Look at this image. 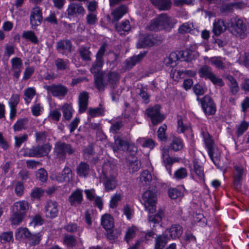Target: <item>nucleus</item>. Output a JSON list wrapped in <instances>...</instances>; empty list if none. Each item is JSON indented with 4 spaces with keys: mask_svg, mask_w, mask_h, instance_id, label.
<instances>
[{
    "mask_svg": "<svg viewBox=\"0 0 249 249\" xmlns=\"http://www.w3.org/2000/svg\"><path fill=\"white\" fill-rule=\"evenodd\" d=\"M128 8L124 4L121 5L115 8L111 13L113 16L112 22L118 21L128 12Z\"/></svg>",
    "mask_w": 249,
    "mask_h": 249,
    "instance_id": "obj_24",
    "label": "nucleus"
},
{
    "mask_svg": "<svg viewBox=\"0 0 249 249\" xmlns=\"http://www.w3.org/2000/svg\"><path fill=\"white\" fill-rule=\"evenodd\" d=\"M105 109L101 104L99 107L96 108H89L88 110L89 115L91 117H95L97 116H103L104 115Z\"/></svg>",
    "mask_w": 249,
    "mask_h": 249,
    "instance_id": "obj_46",
    "label": "nucleus"
},
{
    "mask_svg": "<svg viewBox=\"0 0 249 249\" xmlns=\"http://www.w3.org/2000/svg\"><path fill=\"white\" fill-rule=\"evenodd\" d=\"M31 232L26 228H20L16 233L17 238H26L30 237Z\"/></svg>",
    "mask_w": 249,
    "mask_h": 249,
    "instance_id": "obj_54",
    "label": "nucleus"
},
{
    "mask_svg": "<svg viewBox=\"0 0 249 249\" xmlns=\"http://www.w3.org/2000/svg\"><path fill=\"white\" fill-rule=\"evenodd\" d=\"M63 243L69 248H73L77 244V240L75 236L65 234L63 236Z\"/></svg>",
    "mask_w": 249,
    "mask_h": 249,
    "instance_id": "obj_37",
    "label": "nucleus"
},
{
    "mask_svg": "<svg viewBox=\"0 0 249 249\" xmlns=\"http://www.w3.org/2000/svg\"><path fill=\"white\" fill-rule=\"evenodd\" d=\"M162 40V37L157 34L142 35L140 36L137 43V47L138 48H144L159 45L161 43Z\"/></svg>",
    "mask_w": 249,
    "mask_h": 249,
    "instance_id": "obj_6",
    "label": "nucleus"
},
{
    "mask_svg": "<svg viewBox=\"0 0 249 249\" xmlns=\"http://www.w3.org/2000/svg\"><path fill=\"white\" fill-rule=\"evenodd\" d=\"M150 1L160 10H168L171 7V0H150Z\"/></svg>",
    "mask_w": 249,
    "mask_h": 249,
    "instance_id": "obj_32",
    "label": "nucleus"
},
{
    "mask_svg": "<svg viewBox=\"0 0 249 249\" xmlns=\"http://www.w3.org/2000/svg\"><path fill=\"white\" fill-rule=\"evenodd\" d=\"M209 155L215 166H219L220 157L221 153L216 147H213L208 150Z\"/></svg>",
    "mask_w": 249,
    "mask_h": 249,
    "instance_id": "obj_28",
    "label": "nucleus"
},
{
    "mask_svg": "<svg viewBox=\"0 0 249 249\" xmlns=\"http://www.w3.org/2000/svg\"><path fill=\"white\" fill-rule=\"evenodd\" d=\"M129 21L128 20L122 22L121 24L115 25V30L120 35H125V32H128L130 30Z\"/></svg>",
    "mask_w": 249,
    "mask_h": 249,
    "instance_id": "obj_35",
    "label": "nucleus"
},
{
    "mask_svg": "<svg viewBox=\"0 0 249 249\" xmlns=\"http://www.w3.org/2000/svg\"><path fill=\"white\" fill-rule=\"evenodd\" d=\"M129 141L125 137L119 136L114 137V146H113V150L114 152L118 151L126 150Z\"/></svg>",
    "mask_w": 249,
    "mask_h": 249,
    "instance_id": "obj_18",
    "label": "nucleus"
},
{
    "mask_svg": "<svg viewBox=\"0 0 249 249\" xmlns=\"http://www.w3.org/2000/svg\"><path fill=\"white\" fill-rule=\"evenodd\" d=\"M226 30L224 21L222 19H216L213 23L212 32L215 36H218Z\"/></svg>",
    "mask_w": 249,
    "mask_h": 249,
    "instance_id": "obj_26",
    "label": "nucleus"
},
{
    "mask_svg": "<svg viewBox=\"0 0 249 249\" xmlns=\"http://www.w3.org/2000/svg\"><path fill=\"white\" fill-rule=\"evenodd\" d=\"M11 70L13 71V76L17 80L19 77L21 68L22 67V62L21 59L18 57H14L11 60Z\"/></svg>",
    "mask_w": 249,
    "mask_h": 249,
    "instance_id": "obj_19",
    "label": "nucleus"
},
{
    "mask_svg": "<svg viewBox=\"0 0 249 249\" xmlns=\"http://www.w3.org/2000/svg\"><path fill=\"white\" fill-rule=\"evenodd\" d=\"M44 88L51 92L53 97L59 98H64L69 91L67 87L61 84L46 85Z\"/></svg>",
    "mask_w": 249,
    "mask_h": 249,
    "instance_id": "obj_9",
    "label": "nucleus"
},
{
    "mask_svg": "<svg viewBox=\"0 0 249 249\" xmlns=\"http://www.w3.org/2000/svg\"><path fill=\"white\" fill-rule=\"evenodd\" d=\"M142 200L145 209L150 213H153L156 210L157 196L153 190H147L142 195Z\"/></svg>",
    "mask_w": 249,
    "mask_h": 249,
    "instance_id": "obj_7",
    "label": "nucleus"
},
{
    "mask_svg": "<svg viewBox=\"0 0 249 249\" xmlns=\"http://www.w3.org/2000/svg\"><path fill=\"white\" fill-rule=\"evenodd\" d=\"M38 145L33 146L31 148L27 149L24 153L25 156L29 157H38L39 158Z\"/></svg>",
    "mask_w": 249,
    "mask_h": 249,
    "instance_id": "obj_55",
    "label": "nucleus"
},
{
    "mask_svg": "<svg viewBox=\"0 0 249 249\" xmlns=\"http://www.w3.org/2000/svg\"><path fill=\"white\" fill-rule=\"evenodd\" d=\"M233 169V184L235 189L239 190L241 187V181L245 174V170L243 167L238 165L234 166Z\"/></svg>",
    "mask_w": 249,
    "mask_h": 249,
    "instance_id": "obj_14",
    "label": "nucleus"
},
{
    "mask_svg": "<svg viewBox=\"0 0 249 249\" xmlns=\"http://www.w3.org/2000/svg\"><path fill=\"white\" fill-rule=\"evenodd\" d=\"M201 105L203 111L207 115H213L216 111L215 105L209 96H205L201 100Z\"/></svg>",
    "mask_w": 249,
    "mask_h": 249,
    "instance_id": "obj_12",
    "label": "nucleus"
},
{
    "mask_svg": "<svg viewBox=\"0 0 249 249\" xmlns=\"http://www.w3.org/2000/svg\"><path fill=\"white\" fill-rule=\"evenodd\" d=\"M163 215V211L161 210H159L157 213L149 215V222L153 223L154 225L159 224L161 222Z\"/></svg>",
    "mask_w": 249,
    "mask_h": 249,
    "instance_id": "obj_43",
    "label": "nucleus"
},
{
    "mask_svg": "<svg viewBox=\"0 0 249 249\" xmlns=\"http://www.w3.org/2000/svg\"><path fill=\"white\" fill-rule=\"evenodd\" d=\"M56 179L60 182H70L72 178V172L68 166H65L61 173L57 174Z\"/></svg>",
    "mask_w": 249,
    "mask_h": 249,
    "instance_id": "obj_20",
    "label": "nucleus"
},
{
    "mask_svg": "<svg viewBox=\"0 0 249 249\" xmlns=\"http://www.w3.org/2000/svg\"><path fill=\"white\" fill-rule=\"evenodd\" d=\"M83 201L82 191L77 189L73 191L69 197V201L71 206L80 205Z\"/></svg>",
    "mask_w": 249,
    "mask_h": 249,
    "instance_id": "obj_23",
    "label": "nucleus"
},
{
    "mask_svg": "<svg viewBox=\"0 0 249 249\" xmlns=\"http://www.w3.org/2000/svg\"><path fill=\"white\" fill-rule=\"evenodd\" d=\"M145 52L141 53L139 54L133 56L130 59L126 61V67L127 69H131L137 63L139 62L145 56Z\"/></svg>",
    "mask_w": 249,
    "mask_h": 249,
    "instance_id": "obj_34",
    "label": "nucleus"
},
{
    "mask_svg": "<svg viewBox=\"0 0 249 249\" xmlns=\"http://www.w3.org/2000/svg\"><path fill=\"white\" fill-rule=\"evenodd\" d=\"M177 21L174 18L169 17L166 14H161L151 20L148 28L151 31H169L174 27Z\"/></svg>",
    "mask_w": 249,
    "mask_h": 249,
    "instance_id": "obj_2",
    "label": "nucleus"
},
{
    "mask_svg": "<svg viewBox=\"0 0 249 249\" xmlns=\"http://www.w3.org/2000/svg\"><path fill=\"white\" fill-rule=\"evenodd\" d=\"M89 165L87 162L81 161L76 167V173L80 177H87L89 171Z\"/></svg>",
    "mask_w": 249,
    "mask_h": 249,
    "instance_id": "obj_29",
    "label": "nucleus"
},
{
    "mask_svg": "<svg viewBox=\"0 0 249 249\" xmlns=\"http://www.w3.org/2000/svg\"><path fill=\"white\" fill-rule=\"evenodd\" d=\"M104 185L107 192L114 190L117 185L116 177L113 175L106 176L104 178Z\"/></svg>",
    "mask_w": 249,
    "mask_h": 249,
    "instance_id": "obj_22",
    "label": "nucleus"
},
{
    "mask_svg": "<svg viewBox=\"0 0 249 249\" xmlns=\"http://www.w3.org/2000/svg\"><path fill=\"white\" fill-rule=\"evenodd\" d=\"M161 158L168 173L171 174V166L173 163L178 161L177 158H172L169 156V149L168 148L161 149Z\"/></svg>",
    "mask_w": 249,
    "mask_h": 249,
    "instance_id": "obj_15",
    "label": "nucleus"
},
{
    "mask_svg": "<svg viewBox=\"0 0 249 249\" xmlns=\"http://www.w3.org/2000/svg\"><path fill=\"white\" fill-rule=\"evenodd\" d=\"M28 122V119L26 118L19 119L14 125V130L15 131H19L22 129H26L25 125L27 124Z\"/></svg>",
    "mask_w": 249,
    "mask_h": 249,
    "instance_id": "obj_47",
    "label": "nucleus"
},
{
    "mask_svg": "<svg viewBox=\"0 0 249 249\" xmlns=\"http://www.w3.org/2000/svg\"><path fill=\"white\" fill-rule=\"evenodd\" d=\"M22 37L26 39L30 40L34 44H38V39L36 36L35 33L32 31H24L22 35Z\"/></svg>",
    "mask_w": 249,
    "mask_h": 249,
    "instance_id": "obj_45",
    "label": "nucleus"
},
{
    "mask_svg": "<svg viewBox=\"0 0 249 249\" xmlns=\"http://www.w3.org/2000/svg\"><path fill=\"white\" fill-rule=\"evenodd\" d=\"M229 30L236 37L244 39L247 36L249 23L246 19L237 17L231 19Z\"/></svg>",
    "mask_w": 249,
    "mask_h": 249,
    "instance_id": "obj_3",
    "label": "nucleus"
},
{
    "mask_svg": "<svg viewBox=\"0 0 249 249\" xmlns=\"http://www.w3.org/2000/svg\"><path fill=\"white\" fill-rule=\"evenodd\" d=\"M201 134L203 136L204 141L207 150H209L214 146L213 141L212 139L210 134L208 133V132L203 131Z\"/></svg>",
    "mask_w": 249,
    "mask_h": 249,
    "instance_id": "obj_51",
    "label": "nucleus"
},
{
    "mask_svg": "<svg viewBox=\"0 0 249 249\" xmlns=\"http://www.w3.org/2000/svg\"><path fill=\"white\" fill-rule=\"evenodd\" d=\"M168 195L171 199H175L178 197H182L183 196V194L177 188H172L169 189Z\"/></svg>",
    "mask_w": 249,
    "mask_h": 249,
    "instance_id": "obj_61",
    "label": "nucleus"
},
{
    "mask_svg": "<svg viewBox=\"0 0 249 249\" xmlns=\"http://www.w3.org/2000/svg\"><path fill=\"white\" fill-rule=\"evenodd\" d=\"M62 110L64 118L67 120H70L73 112L71 106L68 104H65L62 107Z\"/></svg>",
    "mask_w": 249,
    "mask_h": 249,
    "instance_id": "obj_44",
    "label": "nucleus"
},
{
    "mask_svg": "<svg viewBox=\"0 0 249 249\" xmlns=\"http://www.w3.org/2000/svg\"><path fill=\"white\" fill-rule=\"evenodd\" d=\"M13 234L11 231L3 232L0 235V242L2 244H5L13 241Z\"/></svg>",
    "mask_w": 249,
    "mask_h": 249,
    "instance_id": "obj_50",
    "label": "nucleus"
},
{
    "mask_svg": "<svg viewBox=\"0 0 249 249\" xmlns=\"http://www.w3.org/2000/svg\"><path fill=\"white\" fill-rule=\"evenodd\" d=\"M101 225L105 230L114 227V221L113 217L109 214H104L101 219Z\"/></svg>",
    "mask_w": 249,
    "mask_h": 249,
    "instance_id": "obj_27",
    "label": "nucleus"
},
{
    "mask_svg": "<svg viewBox=\"0 0 249 249\" xmlns=\"http://www.w3.org/2000/svg\"><path fill=\"white\" fill-rule=\"evenodd\" d=\"M42 19L41 9L38 6L33 8L30 16V23L31 28L34 30L36 29L41 24Z\"/></svg>",
    "mask_w": 249,
    "mask_h": 249,
    "instance_id": "obj_11",
    "label": "nucleus"
},
{
    "mask_svg": "<svg viewBox=\"0 0 249 249\" xmlns=\"http://www.w3.org/2000/svg\"><path fill=\"white\" fill-rule=\"evenodd\" d=\"M49 136L48 131H35V136L37 143H43L45 142Z\"/></svg>",
    "mask_w": 249,
    "mask_h": 249,
    "instance_id": "obj_38",
    "label": "nucleus"
},
{
    "mask_svg": "<svg viewBox=\"0 0 249 249\" xmlns=\"http://www.w3.org/2000/svg\"><path fill=\"white\" fill-rule=\"evenodd\" d=\"M14 139L15 140V146L19 148L23 142L28 141V136L27 134H24L19 137L15 136Z\"/></svg>",
    "mask_w": 249,
    "mask_h": 249,
    "instance_id": "obj_62",
    "label": "nucleus"
},
{
    "mask_svg": "<svg viewBox=\"0 0 249 249\" xmlns=\"http://www.w3.org/2000/svg\"><path fill=\"white\" fill-rule=\"evenodd\" d=\"M72 43L69 39H62L57 42L56 50L57 52L64 55H67L71 52Z\"/></svg>",
    "mask_w": 249,
    "mask_h": 249,
    "instance_id": "obj_16",
    "label": "nucleus"
},
{
    "mask_svg": "<svg viewBox=\"0 0 249 249\" xmlns=\"http://www.w3.org/2000/svg\"><path fill=\"white\" fill-rule=\"evenodd\" d=\"M36 178L41 182H45L48 179V173L44 168H40L36 173Z\"/></svg>",
    "mask_w": 249,
    "mask_h": 249,
    "instance_id": "obj_64",
    "label": "nucleus"
},
{
    "mask_svg": "<svg viewBox=\"0 0 249 249\" xmlns=\"http://www.w3.org/2000/svg\"><path fill=\"white\" fill-rule=\"evenodd\" d=\"M137 228L135 227H129L125 233V240L128 243L129 241L135 237Z\"/></svg>",
    "mask_w": 249,
    "mask_h": 249,
    "instance_id": "obj_63",
    "label": "nucleus"
},
{
    "mask_svg": "<svg viewBox=\"0 0 249 249\" xmlns=\"http://www.w3.org/2000/svg\"><path fill=\"white\" fill-rule=\"evenodd\" d=\"M194 28L192 23L187 22L182 24L178 28V32L180 34L189 33Z\"/></svg>",
    "mask_w": 249,
    "mask_h": 249,
    "instance_id": "obj_60",
    "label": "nucleus"
},
{
    "mask_svg": "<svg viewBox=\"0 0 249 249\" xmlns=\"http://www.w3.org/2000/svg\"><path fill=\"white\" fill-rule=\"evenodd\" d=\"M227 79L229 81L228 86L230 93L232 95H235L239 90V87L236 80L231 75H228Z\"/></svg>",
    "mask_w": 249,
    "mask_h": 249,
    "instance_id": "obj_30",
    "label": "nucleus"
},
{
    "mask_svg": "<svg viewBox=\"0 0 249 249\" xmlns=\"http://www.w3.org/2000/svg\"><path fill=\"white\" fill-rule=\"evenodd\" d=\"M29 203L25 200L19 201L15 202L13 206L12 211L16 212L26 215L29 210Z\"/></svg>",
    "mask_w": 249,
    "mask_h": 249,
    "instance_id": "obj_25",
    "label": "nucleus"
},
{
    "mask_svg": "<svg viewBox=\"0 0 249 249\" xmlns=\"http://www.w3.org/2000/svg\"><path fill=\"white\" fill-rule=\"evenodd\" d=\"M89 49V47L82 46L78 50V52L83 60L85 61H90L91 60V52Z\"/></svg>",
    "mask_w": 249,
    "mask_h": 249,
    "instance_id": "obj_33",
    "label": "nucleus"
},
{
    "mask_svg": "<svg viewBox=\"0 0 249 249\" xmlns=\"http://www.w3.org/2000/svg\"><path fill=\"white\" fill-rule=\"evenodd\" d=\"M139 178L142 185L147 186L150 185L152 180V176L149 171L145 170L141 173Z\"/></svg>",
    "mask_w": 249,
    "mask_h": 249,
    "instance_id": "obj_36",
    "label": "nucleus"
},
{
    "mask_svg": "<svg viewBox=\"0 0 249 249\" xmlns=\"http://www.w3.org/2000/svg\"><path fill=\"white\" fill-rule=\"evenodd\" d=\"M54 63L58 71H64L68 67L69 60L62 58H57L55 60Z\"/></svg>",
    "mask_w": 249,
    "mask_h": 249,
    "instance_id": "obj_48",
    "label": "nucleus"
},
{
    "mask_svg": "<svg viewBox=\"0 0 249 249\" xmlns=\"http://www.w3.org/2000/svg\"><path fill=\"white\" fill-rule=\"evenodd\" d=\"M85 14L82 4L76 2H71L68 5L66 12L67 17L70 19L78 18Z\"/></svg>",
    "mask_w": 249,
    "mask_h": 249,
    "instance_id": "obj_8",
    "label": "nucleus"
},
{
    "mask_svg": "<svg viewBox=\"0 0 249 249\" xmlns=\"http://www.w3.org/2000/svg\"><path fill=\"white\" fill-rule=\"evenodd\" d=\"M75 152V149L68 143L58 142L55 144L54 153L56 159L59 161L64 162L66 159L67 154L71 155Z\"/></svg>",
    "mask_w": 249,
    "mask_h": 249,
    "instance_id": "obj_4",
    "label": "nucleus"
},
{
    "mask_svg": "<svg viewBox=\"0 0 249 249\" xmlns=\"http://www.w3.org/2000/svg\"><path fill=\"white\" fill-rule=\"evenodd\" d=\"M160 107L158 105L149 107L145 110L147 116L150 118L153 125H156L162 122L164 118L160 113Z\"/></svg>",
    "mask_w": 249,
    "mask_h": 249,
    "instance_id": "obj_10",
    "label": "nucleus"
},
{
    "mask_svg": "<svg viewBox=\"0 0 249 249\" xmlns=\"http://www.w3.org/2000/svg\"><path fill=\"white\" fill-rule=\"evenodd\" d=\"M107 47V44L104 42L100 47L96 55L95 60L92 63L90 69V72L94 76V82L96 88L100 91L105 90V86L110 85L111 89H114L116 82L119 80V74L115 71H109L105 75V72L101 69L104 64L103 56Z\"/></svg>",
    "mask_w": 249,
    "mask_h": 249,
    "instance_id": "obj_1",
    "label": "nucleus"
},
{
    "mask_svg": "<svg viewBox=\"0 0 249 249\" xmlns=\"http://www.w3.org/2000/svg\"><path fill=\"white\" fill-rule=\"evenodd\" d=\"M184 144L182 140L178 137H174L170 144V147L175 151L181 150L183 147Z\"/></svg>",
    "mask_w": 249,
    "mask_h": 249,
    "instance_id": "obj_40",
    "label": "nucleus"
},
{
    "mask_svg": "<svg viewBox=\"0 0 249 249\" xmlns=\"http://www.w3.org/2000/svg\"><path fill=\"white\" fill-rule=\"evenodd\" d=\"M187 171L185 168H180L178 169L174 173V178L177 179H181L185 178L187 176Z\"/></svg>",
    "mask_w": 249,
    "mask_h": 249,
    "instance_id": "obj_59",
    "label": "nucleus"
},
{
    "mask_svg": "<svg viewBox=\"0 0 249 249\" xmlns=\"http://www.w3.org/2000/svg\"><path fill=\"white\" fill-rule=\"evenodd\" d=\"M169 239L168 234L164 233L158 236L155 239L154 249H163Z\"/></svg>",
    "mask_w": 249,
    "mask_h": 249,
    "instance_id": "obj_31",
    "label": "nucleus"
},
{
    "mask_svg": "<svg viewBox=\"0 0 249 249\" xmlns=\"http://www.w3.org/2000/svg\"><path fill=\"white\" fill-rule=\"evenodd\" d=\"M39 158L46 156L51 151L52 146L49 143L38 145Z\"/></svg>",
    "mask_w": 249,
    "mask_h": 249,
    "instance_id": "obj_53",
    "label": "nucleus"
},
{
    "mask_svg": "<svg viewBox=\"0 0 249 249\" xmlns=\"http://www.w3.org/2000/svg\"><path fill=\"white\" fill-rule=\"evenodd\" d=\"M194 169L195 173L201 180H204V173L203 167L200 165L198 162L196 160L194 161Z\"/></svg>",
    "mask_w": 249,
    "mask_h": 249,
    "instance_id": "obj_49",
    "label": "nucleus"
},
{
    "mask_svg": "<svg viewBox=\"0 0 249 249\" xmlns=\"http://www.w3.org/2000/svg\"><path fill=\"white\" fill-rule=\"evenodd\" d=\"M200 77L205 79H209L212 83L219 87L224 86L223 80L217 76L213 72L212 69L209 66L205 65L201 66L198 71Z\"/></svg>",
    "mask_w": 249,
    "mask_h": 249,
    "instance_id": "obj_5",
    "label": "nucleus"
},
{
    "mask_svg": "<svg viewBox=\"0 0 249 249\" xmlns=\"http://www.w3.org/2000/svg\"><path fill=\"white\" fill-rule=\"evenodd\" d=\"M167 129V125L165 124L160 126L158 130V138L161 141L165 142L167 140V136L166 135V130Z\"/></svg>",
    "mask_w": 249,
    "mask_h": 249,
    "instance_id": "obj_58",
    "label": "nucleus"
},
{
    "mask_svg": "<svg viewBox=\"0 0 249 249\" xmlns=\"http://www.w3.org/2000/svg\"><path fill=\"white\" fill-rule=\"evenodd\" d=\"M42 235L40 232L35 234L31 233L30 237L28 238V241L30 246H35L39 244L42 238Z\"/></svg>",
    "mask_w": 249,
    "mask_h": 249,
    "instance_id": "obj_39",
    "label": "nucleus"
},
{
    "mask_svg": "<svg viewBox=\"0 0 249 249\" xmlns=\"http://www.w3.org/2000/svg\"><path fill=\"white\" fill-rule=\"evenodd\" d=\"M35 94L36 90L33 88H29L24 90V98L27 104H29L31 102Z\"/></svg>",
    "mask_w": 249,
    "mask_h": 249,
    "instance_id": "obj_52",
    "label": "nucleus"
},
{
    "mask_svg": "<svg viewBox=\"0 0 249 249\" xmlns=\"http://www.w3.org/2000/svg\"><path fill=\"white\" fill-rule=\"evenodd\" d=\"M210 62L217 69L223 70L225 68L222 58L220 57H212L210 59Z\"/></svg>",
    "mask_w": 249,
    "mask_h": 249,
    "instance_id": "obj_56",
    "label": "nucleus"
},
{
    "mask_svg": "<svg viewBox=\"0 0 249 249\" xmlns=\"http://www.w3.org/2000/svg\"><path fill=\"white\" fill-rule=\"evenodd\" d=\"M106 231V236L109 240H114L118 238L121 234V231L114 228L107 229Z\"/></svg>",
    "mask_w": 249,
    "mask_h": 249,
    "instance_id": "obj_41",
    "label": "nucleus"
},
{
    "mask_svg": "<svg viewBox=\"0 0 249 249\" xmlns=\"http://www.w3.org/2000/svg\"><path fill=\"white\" fill-rule=\"evenodd\" d=\"M249 126V124L245 121H243L241 124L237 126V131L236 134L237 137L242 136L244 133L248 129Z\"/></svg>",
    "mask_w": 249,
    "mask_h": 249,
    "instance_id": "obj_57",
    "label": "nucleus"
},
{
    "mask_svg": "<svg viewBox=\"0 0 249 249\" xmlns=\"http://www.w3.org/2000/svg\"><path fill=\"white\" fill-rule=\"evenodd\" d=\"M89 95L86 91L81 92L78 97L79 112H84L88 108Z\"/></svg>",
    "mask_w": 249,
    "mask_h": 249,
    "instance_id": "obj_21",
    "label": "nucleus"
},
{
    "mask_svg": "<svg viewBox=\"0 0 249 249\" xmlns=\"http://www.w3.org/2000/svg\"><path fill=\"white\" fill-rule=\"evenodd\" d=\"M26 215L16 212H13V213L10 218L12 225H19L25 218Z\"/></svg>",
    "mask_w": 249,
    "mask_h": 249,
    "instance_id": "obj_42",
    "label": "nucleus"
},
{
    "mask_svg": "<svg viewBox=\"0 0 249 249\" xmlns=\"http://www.w3.org/2000/svg\"><path fill=\"white\" fill-rule=\"evenodd\" d=\"M58 204L53 200H48L45 206V213L47 217L53 218L56 217L58 213Z\"/></svg>",
    "mask_w": 249,
    "mask_h": 249,
    "instance_id": "obj_13",
    "label": "nucleus"
},
{
    "mask_svg": "<svg viewBox=\"0 0 249 249\" xmlns=\"http://www.w3.org/2000/svg\"><path fill=\"white\" fill-rule=\"evenodd\" d=\"M183 233L182 227L179 224H173L171 227L167 229L164 233L167 235L169 239H176L179 238Z\"/></svg>",
    "mask_w": 249,
    "mask_h": 249,
    "instance_id": "obj_17",
    "label": "nucleus"
}]
</instances>
